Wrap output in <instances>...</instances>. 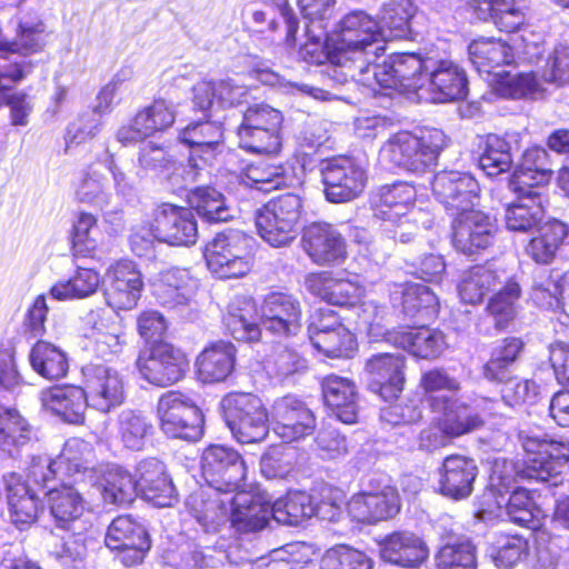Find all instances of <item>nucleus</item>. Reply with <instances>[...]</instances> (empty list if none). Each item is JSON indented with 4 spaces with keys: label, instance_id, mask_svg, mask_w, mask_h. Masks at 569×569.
I'll return each mask as SVG.
<instances>
[{
    "label": "nucleus",
    "instance_id": "6",
    "mask_svg": "<svg viewBox=\"0 0 569 569\" xmlns=\"http://www.w3.org/2000/svg\"><path fill=\"white\" fill-rule=\"evenodd\" d=\"M252 238L239 230L218 233L204 247L208 270L220 279L241 278L253 264Z\"/></svg>",
    "mask_w": 569,
    "mask_h": 569
},
{
    "label": "nucleus",
    "instance_id": "44",
    "mask_svg": "<svg viewBox=\"0 0 569 569\" xmlns=\"http://www.w3.org/2000/svg\"><path fill=\"white\" fill-rule=\"evenodd\" d=\"M389 340L411 355L423 359L438 357L447 347L443 333L428 327L396 332L389 337Z\"/></svg>",
    "mask_w": 569,
    "mask_h": 569
},
{
    "label": "nucleus",
    "instance_id": "12",
    "mask_svg": "<svg viewBox=\"0 0 569 569\" xmlns=\"http://www.w3.org/2000/svg\"><path fill=\"white\" fill-rule=\"evenodd\" d=\"M202 476L217 492L237 491L246 478V465L233 449L212 445L202 453Z\"/></svg>",
    "mask_w": 569,
    "mask_h": 569
},
{
    "label": "nucleus",
    "instance_id": "32",
    "mask_svg": "<svg viewBox=\"0 0 569 569\" xmlns=\"http://www.w3.org/2000/svg\"><path fill=\"white\" fill-rule=\"evenodd\" d=\"M83 387L54 386L40 393L42 407L69 423L79 425L84 421V412L89 402Z\"/></svg>",
    "mask_w": 569,
    "mask_h": 569
},
{
    "label": "nucleus",
    "instance_id": "36",
    "mask_svg": "<svg viewBox=\"0 0 569 569\" xmlns=\"http://www.w3.org/2000/svg\"><path fill=\"white\" fill-rule=\"evenodd\" d=\"M515 193L517 200L506 208V226L511 231L527 232L541 222L545 197L541 190L531 188H527V192Z\"/></svg>",
    "mask_w": 569,
    "mask_h": 569
},
{
    "label": "nucleus",
    "instance_id": "3",
    "mask_svg": "<svg viewBox=\"0 0 569 569\" xmlns=\"http://www.w3.org/2000/svg\"><path fill=\"white\" fill-rule=\"evenodd\" d=\"M446 146L447 136L436 128L425 130L420 136L400 131L381 146L379 161L387 168L422 172L436 163Z\"/></svg>",
    "mask_w": 569,
    "mask_h": 569
},
{
    "label": "nucleus",
    "instance_id": "31",
    "mask_svg": "<svg viewBox=\"0 0 569 569\" xmlns=\"http://www.w3.org/2000/svg\"><path fill=\"white\" fill-rule=\"evenodd\" d=\"M153 295L164 307L178 308L189 305L198 290V280L184 268L161 271L153 283Z\"/></svg>",
    "mask_w": 569,
    "mask_h": 569
},
{
    "label": "nucleus",
    "instance_id": "11",
    "mask_svg": "<svg viewBox=\"0 0 569 569\" xmlns=\"http://www.w3.org/2000/svg\"><path fill=\"white\" fill-rule=\"evenodd\" d=\"M82 378L89 407L108 413L124 402L126 382L117 369L90 363L82 368Z\"/></svg>",
    "mask_w": 569,
    "mask_h": 569
},
{
    "label": "nucleus",
    "instance_id": "14",
    "mask_svg": "<svg viewBox=\"0 0 569 569\" xmlns=\"http://www.w3.org/2000/svg\"><path fill=\"white\" fill-rule=\"evenodd\" d=\"M321 173L325 193L330 202H349L358 198L366 188V170L348 157L327 160Z\"/></svg>",
    "mask_w": 569,
    "mask_h": 569
},
{
    "label": "nucleus",
    "instance_id": "13",
    "mask_svg": "<svg viewBox=\"0 0 569 569\" xmlns=\"http://www.w3.org/2000/svg\"><path fill=\"white\" fill-rule=\"evenodd\" d=\"M137 367L143 379L158 387L180 381L189 368L184 352L170 343H159L140 353Z\"/></svg>",
    "mask_w": 569,
    "mask_h": 569
},
{
    "label": "nucleus",
    "instance_id": "46",
    "mask_svg": "<svg viewBox=\"0 0 569 569\" xmlns=\"http://www.w3.org/2000/svg\"><path fill=\"white\" fill-rule=\"evenodd\" d=\"M469 57L478 72L490 74L496 68L510 64L515 53L507 41L482 37L469 44Z\"/></svg>",
    "mask_w": 569,
    "mask_h": 569
},
{
    "label": "nucleus",
    "instance_id": "52",
    "mask_svg": "<svg viewBox=\"0 0 569 569\" xmlns=\"http://www.w3.org/2000/svg\"><path fill=\"white\" fill-rule=\"evenodd\" d=\"M498 283H501V274L491 266L471 267L462 273L458 284L459 297L465 303H479Z\"/></svg>",
    "mask_w": 569,
    "mask_h": 569
},
{
    "label": "nucleus",
    "instance_id": "49",
    "mask_svg": "<svg viewBox=\"0 0 569 569\" xmlns=\"http://www.w3.org/2000/svg\"><path fill=\"white\" fill-rule=\"evenodd\" d=\"M31 440V427L14 408L0 406V451L14 457Z\"/></svg>",
    "mask_w": 569,
    "mask_h": 569
},
{
    "label": "nucleus",
    "instance_id": "47",
    "mask_svg": "<svg viewBox=\"0 0 569 569\" xmlns=\"http://www.w3.org/2000/svg\"><path fill=\"white\" fill-rule=\"evenodd\" d=\"M92 326V338L96 341L97 351L107 357L121 351L124 343V326L117 313L93 311L89 315Z\"/></svg>",
    "mask_w": 569,
    "mask_h": 569
},
{
    "label": "nucleus",
    "instance_id": "28",
    "mask_svg": "<svg viewBox=\"0 0 569 569\" xmlns=\"http://www.w3.org/2000/svg\"><path fill=\"white\" fill-rule=\"evenodd\" d=\"M134 482L137 491L157 507H170L177 500L176 488L166 466L156 458L139 462Z\"/></svg>",
    "mask_w": 569,
    "mask_h": 569
},
{
    "label": "nucleus",
    "instance_id": "60",
    "mask_svg": "<svg viewBox=\"0 0 569 569\" xmlns=\"http://www.w3.org/2000/svg\"><path fill=\"white\" fill-rule=\"evenodd\" d=\"M436 560L438 569H477L476 549L467 539L446 542Z\"/></svg>",
    "mask_w": 569,
    "mask_h": 569
},
{
    "label": "nucleus",
    "instance_id": "58",
    "mask_svg": "<svg viewBox=\"0 0 569 569\" xmlns=\"http://www.w3.org/2000/svg\"><path fill=\"white\" fill-rule=\"evenodd\" d=\"M238 137L240 147L254 153L274 154L281 148L280 129L240 124Z\"/></svg>",
    "mask_w": 569,
    "mask_h": 569
},
{
    "label": "nucleus",
    "instance_id": "7",
    "mask_svg": "<svg viewBox=\"0 0 569 569\" xmlns=\"http://www.w3.org/2000/svg\"><path fill=\"white\" fill-rule=\"evenodd\" d=\"M525 452L529 455L526 475L557 487L569 470V442L553 441L546 435L521 431L519 435Z\"/></svg>",
    "mask_w": 569,
    "mask_h": 569
},
{
    "label": "nucleus",
    "instance_id": "54",
    "mask_svg": "<svg viewBox=\"0 0 569 569\" xmlns=\"http://www.w3.org/2000/svg\"><path fill=\"white\" fill-rule=\"evenodd\" d=\"M189 202L199 216L210 222L228 221L233 216L224 196L210 187H198L192 190Z\"/></svg>",
    "mask_w": 569,
    "mask_h": 569
},
{
    "label": "nucleus",
    "instance_id": "10",
    "mask_svg": "<svg viewBox=\"0 0 569 569\" xmlns=\"http://www.w3.org/2000/svg\"><path fill=\"white\" fill-rule=\"evenodd\" d=\"M160 429L170 438L198 440L202 433V415L188 396L168 391L158 401Z\"/></svg>",
    "mask_w": 569,
    "mask_h": 569
},
{
    "label": "nucleus",
    "instance_id": "45",
    "mask_svg": "<svg viewBox=\"0 0 569 569\" xmlns=\"http://www.w3.org/2000/svg\"><path fill=\"white\" fill-rule=\"evenodd\" d=\"M180 140L192 148V159L198 157L204 162H211L220 152L221 124L213 121L191 123L180 132Z\"/></svg>",
    "mask_w": 569,
    "mask_h": 569
},
{
    "label": "nucleus",
    "instance_id": "9",
    "mask_svg": "<svg viewBox=\"0 0 569 569\" xmlns=\"http://www.w3.org/2000/svg\"><path fill=\"white\" fill-rule=\"evenodd\" d=\"M301 213L302 201L297 194L279 196L257 212L258 233L270 246L284 247L296 239Z\"/></svg>",
    "mask_w": 569,
    "mask_h": 569
},
{
    "label": "nucleus",
    "instance_id": "51",
    "mask_svg": "<svg viewBox=\"0 0 569 569\" xmlns=\"http://www.w3.org/2000/svg\"><path fill=\"white\" fill-rule=\"evenodd\" d=\"M32 369L42 378L57 380L63 378L69 369L67 353L56 345L39 340L29 355Z\"/></svg>",
    "mask_w": 569,
    "mask_h": 569
},
{
    "label": "nucleus",
    "instance_id": "64",
    "mask_svg": "<svg viewBox=\"0 0 569 569\" xmlns=\"http://www.w3.org/2000/svg\"><path fill=\"white\" fill-rule=\"evenodd\" d=\"M370 558L362 551L341 545L326 551L320 569H371Z\"/></svg>",
    "mask_w": 569,
    "mask_h": 569
},
{
    "label": "nucleus",
    "instance_id": "33",
    "mask_svg": "<svg viewBox=\"0 0 569 569\" xmlns=\"http://www.w3.org/2000/svg\"><path fill=\"white\" fill-rule=\"evenodd\" d=\"M193 104L201 111H217L241 103L248 89L232 79L200 81L193 86Z\"/></svg>",
    "mask_w": 569,
    "mask_h": 569
},
{
    "label": "nucleus",
    "instance_id": "55",
    "mask_svg": "<svg viewBox=\"0 0 569 569\" xmlns=\"http://www.w3.org/2000/svg\"><path fill=\"white\" fill-rule=\"evenodd\" d=\"M102 499L106 503L124 506L133 501L137 487L132 476L121 469H109L99 483Z\"/></svg>",
    "mask_w": 569,
    "mask_h": 569
},
{
    "label": "nucleus",
    "instance_id": "30",
    "mask_svg": "<svg viewBox=\"0 0 569 569\" xmlns=\"http://www.w3.org/2000/svg\"><path fill=\"white\" fill-rule=\"evenodd\" d=\"M228 502L231 525L239 532L261 530L271 516L270 501L262 492L237 491Z\"/></svg>",
    "mask_w": 569,
    "mask_h": 569
},
{
    "label": "nucleus",
    "instance_id": "24",
    "mask_svg": "<svg viewBox=\"0 0 569 569\" xmlns=\"http://www.w3.org/2000/svg\"><path fill=\"white\" fill-rule=\"evenodd\" d=\"M174 119L176 112L169 102L162 99L154 100L118 130L117 139L123 146L143 141L156 132L171 127Z\"/></svg>",
    "mask_w": 569,
    "mask_h": 569
},
{
    "label": "nucleus",
    "instance_id": "29",
    "mask_svg": "<svg viewBox=\"0 0 569 569\" xmlns=\"http://www.w3.org/2000/svg\"><path fill=\"white\" fill-rule=\"evenodd\" d=\"M383 561L409 569L419 568L429 557L427 543L411 531H395L379 543Z\"/></svg>",
    "mask_w": 569,
    "mask_h": 569
},
{
    "label": "nucleus",
    "instance_id": "18",
    "mask_svg": "<svg viewBox=\"0 0 569 569\" xmlns=\"http://www.w3.org/2000/svg\"><path fill=\"white\" fill-rule=\"evenodd\" d=\"M270 422L274 433L287 442L311 435L316 418L311 410L295 396L277 398L271 405Z\"/></svg>",
    "mask_w": 569,
    "mask_h": 569
},
{
    "label": "nucleus",
    "instance_id": "35",
    "mask_svg": "<svg viewBox=\"0 0 569 569\" xmlns=\"http://www.w3.org/2000/svg\"><path fill=\"white\" fill-rule=\"evenodd\" d=\"M548 159V152L541 147L527 149L519 168L511 177L510 189L513 192H527V188L542 191L552 173Z\"/></svg>",
    "mask_w": 569,
    "mask_h": 569
},
{
    "label": "nucleus",
    "instance_id": "34",
    "mask_svg": "<svg viewBox=\"0 0 569 569\" xmlns=\"http://www.w3.org/2000/svg\"><path fill=\"white\" fill-rule=\"evenodd\" d=\"M439 473L441 493L451 499L461 500L471 495L478 468L473 460L452 455L443 460Z\"/></svg>",
    "mask_w": 569,
    "mask_h": 569
},
{
    "label": "nucleus",
    "instance_id": "61",
    "mask_svg": "<svg viewBox=\"0 0 569 569\" xmlns=\"http://www.w3.org/2000/svg\"><path fill=\"white\" fill-rule=\"evenodd\" d=\"M438 298L425 284L407 283L402 289V307L403 311L409 316L420 315L422 318L429 319L438 312Z\"/></svg>",
    "mask_w": 569,
    "mask_h": 569
},
{
    "label": "nucleus",
    "instance_id": "62",
    "mask_svg": "<svg viewBox=\"0 0 569 569\" xmlns=\"http://www.w3.org/2000/svg\"><path fill=\"white\" fill-rule=\"evenodd\" d=\"M416 12L411 0H390L381 11V23L389 30V38H402L410 31V22Z\"/></svg>",
    "mask_w": 569,
    "mask_h": 569
},
{
    "label": "nucleus",
    "instance_id": "21",
    "mask_svg": "<svg viewBox=\"0 0 569 569\" xmlns=\"http://www.w3.org/2000/svg\"><path fill=\"white\" fill-rule=\"evenodd\" d=\"M107 280L104 298L110 308L131 310L137 306L143 290V278L133 261L121 260L112 264Z\"/></svg>",
    "mask_w": 569,
    "mask_h": 569
},
{
    "label": "nucleus",
    "instance_id": "48",
    "mask_svg": "<svg viewBox=\"0 0 569 569\" xmlns=\"http://www.w3.org/2000/svg\"><path fill=\"white\" fill-rule=\"evenodd\" d=\"M518 134L500 137L489 134L479 157V166L487 176L495 177L508 171L513 162V151L517 149Z\"/></svg>",
    "mask_w": 569,
    "mask_h": 569
},
{
    "label": "nucleus",
    "instance_id": "20",
    "mask_svg": "<svg viewBox=\"0 0 569 569\" xmlns=\"http://www.w3.org/2000/svg\"><path fill=\"white\" fill-rule=\"evenodd\" d=\"M306 290L316 298L339 307H353L362 297L363 289L356 279L342 271L310 272L303 281Z\"/></svg>",
    "mask_w": 569,
    "mask_h": 569
},
{
    "label": "nucleus",
    "instance_id": "15",
    "mask_svg": "<svg viewBox=\"0 0 569 569\" xmlns=\"http://www.w3.org/2000/svg\"><path fill=\"white\" fill-rule=\"evenodd\" d=\"M466 94L467 77L463 69L451 60L427 57L421 97L433 102H448L462 99Z\"/></svg>",
    "mask_w": 569,
    "mask_h": 569
},
{
    "label": "nucleus",
    "instance_id": "4",
    "mask_svg": "<svg viewBox=\"0 0 569 569\" xmlns=\"http://www.w3.org/2000/svg\"><path fill=\"white\" fill-rule=\"evenodd\" d=\"M416 188L408 182H396L380 187L372 196L375 216L381 220L399 223L395 237L408 242L418 224L430 228L431 219L422 210H415Z\"/></svg>",
    "mask_w": 569,
    "mask_h": 569
},
{
    "label": "nucleus",
    "instance_id": "19",
    "mask_svg": "<svg viewBox=\"0 0 569 569\" xmlns=\"http://www.w3.org/2000/svg\"><path fill=\"white\" fill-rule=\"evenodd\" d=\"M456 214L452 242L458 251L473 254L493 242L498 226L489 214L475 210L473 207Z\"/></svg>",
    "mask_w": 569,
    "mask_h": 569
},
{
    "label": "nucleus",
    "instance_id": "8",
    "mask_svg": "<svg viewBox=\"0 0 569 569\" xmlns=\"http://www.w3.org/2000/svg\"><path fill=\"white\" fill-rule=\"evenodd\" d=\"M221 406L226 422L239 442L254 443L267 437L269 413L259 397L244 392L229 393Z\"/></svg>",
    "mask_w": 569,
    "mask_h": 569
},
{
    "label": "nucleus",
    "instance_id": "22",
    "mask_svg": "<svg viewBox=\"0 0 569 569\" xmlns=\"http://www.w3.org/2000/svg\"><path fill=\"white\" fill-rule=\"evenodd\" d=\"M406 359L400 353H378L365 365L369 389L386 401L397 399L403 390Z\"/></svg>",
    "mask_w": 569,
    "mask_h": 569
},
{
    "label": "nucleus",
    "instance_id": "53",
    "mask_svg": "<svg viewBox=\"0 0 569 569\" xmlns=\"http://www.w3.org/2000/svg\"><path fill=\"white\" fill-rule=\"evenodd\" d=\"M100 284V274L92 268H78L68 280L54 283L50 289V297L66 301L84 299L93 295Z\"/></svg>",
    "mask_w": 569,
    "mask_h": 569
},
{
    "label": "nucleus",
    "instance_id": "17",
    "mask_svg": "<svg viewBox=\"0 0 569 569\" xmlns=\"http://www.w3.org/2000/svg\"><path fill=\"white\" fill-rule=\"evenodd\" d=\"M349 515L363 523H376L395 517L400 510V498L389 483H370L368 490L353 495L348 501Z\"/></svg>",
    "mask_w": 569,
    "mask_h": 569
},
{
    "label": "nucleus",
    "instance_id": "50",
    "mask_svg": "<svg viewBox=\"0 0 569 569\" xmlns=\"http://www.w3.org/2000/svg\"><path fill=\"white\" fill-rule=\"evenodd\" d=\"M568 236V228L558 220L547 221L538 229V234L533 237L527 248V253L537 263H550L563 240Z\"/></svg>",
    "mask_w": 569,
    "mask_h": 569
},
{
    "label": "nucleus",
    "instance_id": "39",
    "mask_svg": "<svg viewBox=\"0 0 569 569\" xmlns=\"http://www.w3.org/2000/svg\"><path fill=\"white\" fill-rule=\"evenodd\" d=\"M322 393L326 405L332 409L340 421L356 422L358 395L350 379L336 375L326 377L322 381Z\"/></svg>",
    "mask_w": 569,
    "mask_h": 569
},
{
    "label": "nucleus",
    "instance_id": "40",
    "mask_svg": "<svg viewBox=\"0 0 569 569\" xmlns=\"http://www.w3.org/2000/svg\"><path fill=\"white\" fill-rule=\"evenodd\" d=\"M506 495V492L500 493L496 498L498 517H506L509 521L532 530L540 528L543 518L542 510L533 505L526 489L517 488L508 498Z\"/></svg>",
    "mask_w": 569,
    "mask_h": 569
},
{
    "label": "nucleus",
    "instance_id": "42",
    "mask_svg": "<svg viewBox=\"0 0 569 569\" xmlns=\"http://www.w3.org/2000/svg\"><path fill=\"white\" fill-rule=\"evenodd\" d=\"M92 456L89 442L80 438L68 439L61 453L56 458V465L60 469L61 478H74L76 482L97 480V471L88 466Z\"/></svg>",
    "mask_w": 569,
    "mask_h": 569
},
{
    "label": "nucleus",
    "instance_id": "38",
    "mask_svg": "<svg viewBox=\"0 0 569 569\" xmlns=\"http://www.w3.org/2000/svg\"><path fill=\"white\" fill-rule=\"evenodd\" d=\"M236 349L232 343L217 341L202 350L196 361L199 380L207 383L223 381L232 372Z\"/></svg>",
    "mask_w": 569,
    "mask_h": 569
},
{
    "label": "nucleus",
    "instance_id": "1",
    "mask_svg": "<svg viewBox=\"0 0 569 569\" xmlns=\"http://www.w3.org/2000/svg\"><path fill=\"white\" fill-rule=\"evenodd\" d=\"M301 306L292 296L273 292L259 308L250 298H237L229 306L226 325L237 340L253 341L260 336V325L280 337L295 336L301 328Z\"/></svg>",
    "mask_w": 569,
    "mask_h": 569
},
{
    "label": "nucleus",
    "instance_id": "41",
    "mask_svg": "<svg viewBox=\"0 0 569 569\" xmlns=\"http://www.w3.org/2000/svg\"><path fill=\"white\" fill-rule=\"evenodd\" d=\"M3 483L12 521L17 526L34 522L41 510L34 492L22 481L21 476L16 472L6 475Z\"/></svg>",
    "mask_w": 569,
    "mask_h": 569
},
{
    "label": "nucleus",
    "instance_id": "5",
    "mask_svg": "<svg viewBox=\"0 0 569 569\" xmlns=\"http://www.w3.org/2000/svg\"><path fill=\"white\" fill-rule=\"evenodd\" d=\"M426 63L427 58L416 53H395L356 81L370 89L373 94L379 93V89L401 93L422 92Z\"/></svg>",
    "mask_w": 569,
    "mask_h": 569
},
{
    "label": "nucleus",
    "instance_id": "56",
    "mask_svg": "<svg viewBox=\"0 0 569 569\" xmlns=\"http://www.w3.org/2000/svg\"><path fill=\"white\" fill-rule=\"evenodd\" d=\"M224 501L211 498L204 490L193 492L187 499L189 512L197 519L204 530H216L227 518Z\"/></svg>",
    "mask_w": 569,
    "mask_h": 569
},
{
    "label": "nucleus",
    "instance_id": "43",
    "mask_svg": "<svg viewBox=\"0 0 569 569\" xmlns=\"http://www.w3.org/2000/svg\"><path fill=\"white\" fill-rule=\"evenodd\" d=\"M47 502L56 523L62 528L80 519L88 509V502L79 489L68 483L50 489Z\"/></svg>",
    "mask_w": 569,
    "mask_h": 569
},
{
    "label": "nucleus",
    "instance_id": "37",
    "mask_svg": "<svg viewBox=\"0 0 569 569\" xmlns=\"http://www.w3.org/2000/svg\"><path fill=\"white\" fill-rule=\"evenodd\" d=\"M331 34L322 43L319 36H312L300 49V56L310 63L321 64L328 61L326 73L332 81L343 84L349 80H357L356 66L347 64L343 53L336 54L331 52Z\"/></svg>",
    "mask_w": 569,
    "mask_h": 569
},
{
    "label": "nucleus",
    "instance_id": "25",
    "mask_svg": "<svg viewBox=\"0 0 569 569\" xmlns=\"http://www.w3.org/2000/svg\"><path fill=\"white\" fill-rule=\"evenodd\" d=\"M270 512L277 522L290 526H297L313 515H319L329 521H336L341 513V503L322 501L318 507H315L308 493L296 491L274 501L270 507Z\"/></svg>",
    "mask_w": 569,
    "mask_h": 569
},
{
    "label": "nucleus",
    "instance_id": "59",
    "mask_svg": "<svg viewBox=\"0 0 569 569\" xmlns=\"http://www.w3.org/2000/svg\"><path fill=\"white\" fill-rule=\"evenodd\" d=\"M520 287L516 281L509 280L489 301L487 310L498 328L507 327L518 313Z\"/></svg>",
    "mask_w": 569,
    "mask_h": 569
},
{
    "label": "nucleus",
    "instance_id": "23",
    "mask_svg": "<svg viewBox=\"0 0 569 569\" xmlns=\"http://www.w3.org/2000/svg\"><path fill=\"white\" fill-rule=\"evenodd\" d=\"M432 191L446 209L456 214L475 206L479 197V184L469 173L445 170L436 173Z\"/></svg>",
    "mask_w": 569,
    "mask_h": 569
},
{
    "label": "nucleus",
    "instance_id": "26",
    "mask_svg": "<svg viewBox=\"0 0 569 569\" xmlns=\"http://www.w3.org/2000/svg\"><path fill=\"white\" fill-rule=\"evenodd\" d=\"M302 247L318 266L342 262L347 257L346 241L331 224L316 222L308 226L302 236Z\"/></svg>",
    "mask_w": 569,
    "mask_h": 569
},
{
    "label": "nucleus",
    "instance_id": "27",
    "mask_svg": "<svg viewBox=\"0 0 569 569\" xmlns=\"http://www.w3.org/2000/svg\"><path fill=\"white\" fill-rule=\"evenodd\" d=\"M158 241L172 246L193 244L198 237V227L193 212L183 207L162 203L153 211Z\"/></svg>",
    "mask_w": 569,
    "mask_h": 569
},
{
    "label": "nucleus",
    "instance_id": "2",
    "mask_svg": "<svg viewBox=\"0 0 569 569\" xmlns=\"http://www.w3.org/2000/svg\"><path fill=\"white\" fill-rule=\"evenodd\" d=\"M386 40L385 30L377 21L363 11H355L345 16L331 33L330 48L333 59L336 54L343 53L346 63L356 66L359 79L369 73V63L383 50L381 43Z\"/></svg>",
    "mask_w": 569,
    "mask_h": 569
},
{
    "label": "nucleus",
    "instance_id": "16",
    "mask_svg": "<svg viewBox=\"0 0 569 569\" xmlns=\"http://www.w3.org/2000/svg\"><path fill=\"white\" fill-rule=\"evenodd\" d=\"M106 546L117 551L118 559L127 567L142 562L150 549L144 527L130 516H119L110 523L106 533Z\"/></svg>",
    "mask_w": 569,
    "mask_h": 569
},
{
    "label": "nucleus",
    "instance_id": "63",
    "mask_svg": "<svg viewBox=\"0 0 569 569\" xmlns=\"http://www.w3.org/2000/svg\"><path fill=\"white\" fill-rule=\"evenodd\" d=\"M476 420L468 422H455L450 417L447 420H438V422L427 429L420 435V447L428 451H433L445 447L450 438L459 437L469 432V429L475 426Z\"/></svg>",
    "mask_w": 569,
    "mask_h": 569
},
{
    "label": "nucleus",
    "instance_id": "57",
    "mask_svg": "<svg viewBox=\"0 0 569 569\" xmlns=\"http://www.w3.org/2000/svg\"><path fill=\"white\" fill-rule=\"evenodd\" d=\"M312 346L330 358H349L357 349L353 333L346 327H336L323 333L310 336Z\"/></svg>",
    "mask_w": 569,
    "mask_h": 569
}]
</instances>
